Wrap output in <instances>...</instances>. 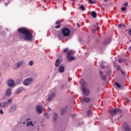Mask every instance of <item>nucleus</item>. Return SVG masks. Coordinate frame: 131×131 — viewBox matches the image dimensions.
Instances as JSON below:
<instances>
[{
	"label": "nucleus",
	"instance_id": "nucleus-1",
	"mask_svg": "<svg viewBox=\"0 0 131 131\" xmlns=\"http://www.w3.org/2000/svg\"><path fill=\"white\" fill-rule=\"evenodd\" d=\"M18 36L20 40H27L28 41H32L33 35L30 31L26 28H20L17 30Z\"/></svg>",
	"mask_w": 131,
	"mask_h": 131
},
{
	"label": "nucleus",
	"instance_id": "nucleus-2",
	"mask_svg": "<svg viewBox=\"0 0 131 131\" xmlns=\"http://www.w3.org/2000/svg\"><path fill=\"white\" fill-rule=\"evenodd\" d=\"M75 54L74 51L72 50H69L67 55V59L68 62H72L73 60H75V57H73V54Z\"/></svg>",
	"mask_w": 131,
	"mask_h": 131
},
{
	"label": "nucleus",
	"instance_id": "nucleus-3",
	"mask_svg": "<svg viewBox=\"0 0 131 131\" xmlns=\"http://www.w3.org/2000/svg\"><path fill=\"white\" fill-rule=\"evenodd\" d=\"M33 80H34V79L33 78H26L23 82L24 85H25V86H28L29 85H30L32 82H33Z\"/></svg>",
	"mask_w": 131,
	"mask_h": 131
},
{
	"label": "nucleus",
	"instance_id": "nucleus-4",
	"mask_svg": "<svg viewBox=\"0 0 131 131\" xmlns=\"http://www.w3.org/2000/svg\"><path fill=\"white\" fill-rule=\"evenodd\" d=\"M12 99H9L7 101H4L2 103V108H7V107H9L10 105H12Z\"/></svg>",
	"mask_w": 131,
	"mask_h": 131
},
{
	"label": "nucleus",
	"instance_id": "nucleus-5",
	"mask_svg": "<svg viewBox=\"0 0 131 131\" xmlns=\"http://www.w3.org/2000/svg\"><path fill=\"white\" fill-rule=\"evenodd\" d=\"M63 36H69L70 35V30L67 28H64L61 31Z\"/></svg>",
	"mask_w": 131,
	"mask_h": 131
},
{
	"label": "nucleus",
	"instance_id": "nucleus-6",
	"mask_svg": "<svg viewBox=\"0 0 131 131\" xmlns=\"http://www.w3.org/2000/svg\"><path fill=\"white\" fill-rule=\"evenodd\" d=\"M111 116H114L117 113H122L121 109L120 108H115L111 111Z\"/></svg>",
	"mask_w": 131,
	"mask_h": 131
},
{
	"label": "nucleus",
	"instance_id": "nucleus-7",
	"mask_svg": "<svg viewBox=\"0 0 131 131\" xmlns=\"http://www.w3.org/2000/svg\"><path fill=\"white\" fill-rule=\"evenodd\" d=\"M7 86L9 88H15L16 86V84L13 79H9L7 82Z\"/></svg>",
	"mask_w": 131,
	"mask_h": 131
},
{
	"label": "nucleus",
	"instance_id": "nucleus-8",
	"mask_svg": "<svg viewBox=\"0 0 131 131\" xmlns=\"http://www.w3.org/2000/svg\"><path fill=\"white\" fill-rule=\"evenodd\" d=\"M84 96H89L91 94V90L89 87H86L81 89Z\"/></svg>",
	"mask_w": 131,
	"mask_h": 131
},
{
	"label": "nucleus",
	"instance_id": "nucleus-9",
	"mask_svg": "<svg viewBox=\"0 0 131 131\" xmlns=\"http://www.w3.org/2000/svg\"><path fill=\"white\" fill-rule=\"evenodd\" d=\"M22 66V61L17 62L13 67L14 70H18Z\"/></svg>",
	"mask_w": 131,
	"mask_h": 131
},
{
	"label": "nucleus",
	"instance_id": "nucleus-10",
	"mask_svg": "<svg viewBox=\"0 0 131 131\" xmlns=\"http://www.w3.org/2000/svg\"><path fill=\"white\" fill-rule=\"evenodd\" d=\"M43 108L40 105H36V111L38 114H41L42 113Z\"/></svg>",
	"mask_w": 131,
	"mask_h": 131
},
{
	"label": "nucleus",
	"instance_id": "nucleus-11",
	"mask_svg": "<svg viewBox=\"0 0 131 131\" xmlns=\"http://www.w3.org/2000/svg\"><path fill=\"white\" fill-rule=\"evenodd\" d=\"M16 109H17V105H12L9 108V113H14L16 111Z\"/></svg>",
	"mask_w": 131,
	"mask_h": 131
},
{
	"label": "nucleus",
	"instance_id": "nucleus-12",
	"mask_svg": "<svg viewBox=\"0 0 131 131\" xmlns=\"http://www.w3.org/2000/svg\"><path fill=\"white\" fill-rule=\"evenodd\" d=\"M82 102H84V103H90V102H91V98L86 96H83L82 98Z\"/></svg>",
	"mask_w": 131,
	"mask_h": 131
},
{
	"label": "nucleus",
	"instance_id": "nucleus-13",
	"mask_svg": "<svg viewBox=\"0 0 131 131\" xmlns=\"http://www.w3.org/2000/svg\"><path fill=\"white\" fill-rule=\"evenodd\" d=\"M58 72L59 73H63L65 72V66L61 64L58 69Z\"/></svg>",
	"mask_w": 131,
	"mask_h": 131
},
{
	"label": "nucleus",
	"instance_id": "nucleus-14",
	"mask_svg": "<svg viewBox=\"0 0 131 131\" xmlns=\"http://www.w3.org/2000/svg\"><path fill=\"white\" fill-rule=\"evenodd\" d=\"M12 95V89L9 88L6 91V95L7 97H11Z\"/></svg>",
	"mask_w": 131,
	"mask_h": 131
},
{
	"label": "nucleus",
	"instance_id": "nucleus-15",
	"mask_svg": "<svg viewBox=\"0 0 131 131\" xmlns=\"http://www.w3.org/2000/svg\"><path fill=\"white\" fill-rule=\"evenodd\" d=\"M61 59L60 58H58L56 61H55V66L58 68L59 66H60V64L61 63Z\"/></svg>",
	"mask_w": 131,
	"mask_h": 131
},
{
	"label": "nucleus",
	"instance_id": "nucleus-16",
	"mask_svg": "<svg viewBox=\"0 0 131 131\" xmlns=\"http://www.w3.org/2000/svg\"><path fill=\"white\" fill-rule=\"evenodd\" d=\"M81 82H82V84H81V89H84L85 88H88V86H86V82L83 81V79H81Z\"/></svg>",
	"mask_w": 131,
	"mask_h": 131
},
{
	"label": "nucleus",
	"instance_id": "nucleus-17",
	"mask_svg": "<svg viewBox=\"0 0 131 131\" xmlns=\"http://www.w3.org/2000/svg\"><path fill=\"white\" fill-rule=\"evenodd\" d=\"M23 90H24V89L23 88L21 87H19L18 88L15 92V94L16 95H18V94H20V93H21V92H22L23 91Z\"/></svg>",
	"mask_w": 131,
	"mask_h": 131
},
{
	"label": "nucleus",
	"instance_id": "nucleus-18",
	"mask_svg": "<svg viewBox=\"0 0 131 131\" xmlns=\"http://www.w3.org/2000/svg\"><path fill=\"white\" fill-rule=\"evenodd\" d=\"M56 95L54 93H52L51 95L49 96L48 101L49 102L51 101V100H53V98H54L55 97Z\"/></svg>",
	"mask_w": 131,
	"mask_h": 131
},
{
	"label": "nucleus",
	"instance_id": "nucleus-19",
	"mask_svg": "<svg viewBox=\"0 0 131 131\" xmlns=\"http://www.w3.org/2000/svg\"><path fill=\"white\" fill-rule=\"evenodd\" d=\"M53 116V119L54 121H56L58 120V115L56 113H54Z\"/></svg>",
	"mask_w": 131,
	"mask_h": 131
},
{
	"label": "nucleus",
	"instance_id": "nucleus-20",
	"mask_svg": "<svg viewBox=\"0 0 131 131\" xmlns=\"http://www.w3.org/2000/svg\"><path fill=\"white\" fill-rule=\"evenodd\" d=\"M123 129L124 131H131V128L129 127V126L128 125L123 126Z\"/></svg>",
	"mask_w": 131,
	"mask_h": 131
},
{
	"label": "nucleus",
	"instance_id": "nucleus-21",
	"mask_svg": "<svg viewBox=\"0 0 131 131\" xmlns=\"http://www.w3.org/2000/svg\"><path fill=\"white\" fill-rule=\"evenodd\" d=\"M111 41V38H110L109 39H106L103 42V44L106 45H109L110 43V42Z\"/></svg>",
	"mask_w": 131,
	"mask_h": 131
},
{
	"label": "nucleus",
	"instance_id": "nucleus-22",
	"mask_svg": "<svg viewBox=\"0 0 131 131\" xmlns=\"http://www.w3.org/2000/svg\"><path fill=\"white\" fill-rule=\"evenodd\" d=\"M92 113L93 112H92L91 110H89V111H87V116H88V117H90V116L92 115Z\"/></svg>",
	"mask_w": 131,
	"mask_h": 131
},
{
	"label": "nucleus",
	"instance_id": "nucleus-23",
	"mask_svg": "<svg viewBox=\"0 0 131 131\" xmlns=\"http://www.w3.org/2000/svg\"><path fill=\"white\" fill-rule=\"evenodd\" d=\"M91 15L92 16V17H93V18H96L97 13H96V12H95V11H93L91 13Z\"/></svg>",
	"mask_w": 131,
	"mask_h": 131
},
{
	"label": "nucleus",
	"instance_id": "nucleus-24",
	"mask_svg": "<svg viewBox=\"0 0 131 131\" xmlns=\"http://www.w3.org/2000/svg\"><path fill=\"white\" fill-rule=\"evenodd\" d=\"M88 3L89 4H96V3H97V1L96 0H89Z\"/></svg>",
	"mask_w": 131,
	"mask_h": 131
},
{
	"label": "nucleus",
	"instance_id": "nucleus-25",
	"mask_svg": "<svg viewBox=\"0 0 131 131\" xmlns=\"http://www.w3.org/2000/svg\"><path fill=\"white\" fill-rule=\"evenodd\" d=\"M43 115L45 117H46L47 119H49L50 118V116H49V114L48 113H45Z\"/></svg>",
	"mask_w": 131,
	"mask_h": 131
},
{
	"label": "nucleus",
	"instance_id": "nucleus-26",
	"mask_svg": "<svg viewBox=\"0 0 131 131\" xmlns=\"http://www.w3.org/2000/svg\"><path fill=\"white\" fill-rule=\"evenodd\" d=\"M102 80H106L107 79V76L106 75H102L101 76Z\"/></svg>",
	"mask_w": 131,
	"mask_h": 131
},
{
	"label": "nucleus",
	"instance_id": "nucleus-27",
	"mask_svg": "<svg viewBox=\"0 0 131 131\" xmlns=\"http://www.w3.org/2000/svg\"><path fill=\"white\" fill-rule=\"evenodd\" d=\"M115 84L118 89H120V88H121V84H119V83L116 82Z\"/></svg>",
	"mask_w": 131,
	"mask_h": 131
},
{
	"label": "nucleus",
	"instance_id": "nucleus-28",
	"mask_svg": "<svg viewBox=\"0 0 131 131\" xmlns=\"http://www.w3.org/2000/svg\"><path fill=\"white\" fill-rule=\"evenodd\" d=\"M65 113H66V108H63L61 110V115H63Z\"/></svg>",
	"mask_w": 131,
	"mask_h": 131
},
{
	"label": "nucleus",
	"instance_id": "nucleus-29",
	"mask_svg": "<svg viewBox=\"0 0 131 131\" xmlns=\"http://www.w3.org/2000/svg\"><path fill=\"white\" fill-rule=\"evenodd\" d=\"M37 77V74L36 73H33L32 75V78H36Z\"/></svg>",
	"mask_w": 131,
	"mask_h": 131
},
{
	"label": "nucleus",
	"instance_id": "nucleus-30",
	"mask_svg": "<svg viewBox=\"0 0 131 131\" xmlns=\"http://www.w3.org/2000/svg\"><path fill=\"white\" fill-rule=\"evenodd\" d=\"M100 66H101L102 69H104L105 68V66H104V62H101Z\"/></svg>",
	"mask_w": 131,
	"mask_h": 131
},
{
	"label": "nucleus",
	"instance_id": "nucleus-31",
	"mask_svg": "<svg viewBox=\"0 0 131 131\" xmlns=\"http://www.w3.org/2000/svg\"><path fill=\"white\" fill-rule=\"evenodd\" d=\"M58 36L59 39H61V38H63V37H64L63 35H62V34H61V33L58 34Z\"/></svg>",
	"mask_w": 131,
	"mask_h": 131
},
{
	"label": "nucleus",
	"instance_id": "nucleus-32",
	"mask_svg": "<svg viewBox=\"0 0 131 131\" xmlns=\"http://www.w3.org/2000/svg\"><path fill=\"white\" fill-rule=\"evenodd\" d=\"M79 9L80 10H82V11H85V8H84V6L83 5H81L80 7H79Z\"/></svg>",
	"mask_w": 131,
	"mask_h": 131
},
{
	"label": "nucleus",
	"instance_id": "nucleus-33",
	"mask_svg": "<svg viewBox=\"0 0 131 131\" xmlns=\"http://www.w3.org/2000/svg\"><path fill=\"white\" fill-rule=\"evenodd\" d=\"M29 66H32L33 65V61L32 60L29 61Z\"/></svg>",
	"mask_w": 131,
	"mask_h": 131
},
{
	"label": "nucleus",
	"instance_id": "nucleus-34",
	"mask_svg": "<svg viewBox=\"0 0 131 131\" xmlns=\"http://www.w3.org/2000/svg\"><path fill=\"white\" fill-rule=\"evenodd\" d=\"M118 62H119V63H123V60H122V59H121V58H120L118 60Z\"/></svg>",
	"mask_w": 131,
	"mask_h": 131
},
{
	"label": "nucleus",
	"instance_id": "nucleus-35",
	"mask_svg": "<svg viewBox=\"0 0 131 131\" xmlns=\"http://www.w3.org/2000/svg\"><path fill=\"white\" fill-rule=\"evenodd\" d=\"M121 10L123 12H125V10H126V7H122L121 8Z\"/></svg>",
	"mask_w": 131,
	"mask_h": 131
},
{
	"label": "nucleus",
	"instance_id": "nucleus-36",
	"mask_svg": "<svg viewBox=\"0 0 131 131\" xmlns=\"http://www.w3.org/2000/svg\"><path fill=\"white\" fill-rule=\"evenodd\" d=\"M117 70H120V69H121V67L119 65H117Z\"/></svg>",
	"mask_w": 131,
	"mask_h": 131
},
{
	"label": "nucleus",
	"instance_id": "nucleus-37",
	"mask_svg": "<svg viewBox=\"0 0 131 131\" xmlns=\"http://www.w3.org/2000/svg\"><path fill=\"white\" fill-rule=\"evenodd\" d=\"M61 27V25H58V26H55V28L56 29H59V28H60Z\"/></svg>",
	"mask_w": 131,
	"mask_h": 131
},
{
	"label": "nucleus",
	"instance_id": "nucleus-38",
	"mask_svg": "<svg viewBox=\"0 0 131 131\" xmlns=\"http://www.w3.org/2000/svg\"><path fill=\"white\" fill-rule=\"evenodd\" d=\"M128 34L130 36H131V29H129L128 30Z\"/></svg>",
	"mask_w": 131,
	"mask_h": 131
},
{
	"label": "nucleus",
	"instance_id": "nucleus-39",
	"mask_svg": "<svg viewBox=\"0 0 131 131\" xmlns=\"http://www.w3.org/2000/svg\"><path fill=\"white\" fill-rule=\"evenodd\" d=\"M68 51V48H66L63 49V53H67Z\"/></svg>",
	"mask_w": 131,
	"mask_h": 131
},
{
	"label": "nucleus",
	"instance_id": "nucleus-40",
	"mask_svg": "<svg viewBox=\"0 0 131 131\" xmlns=\"http://www.w3.org/2000/svg\"><path fill=\"white\" fill-rule=\"evenodd\" d=\"M92 33H96V29H93L92 30Z\"/></svg>",
	"mask_w": 131,
	"mask_h": 131
},
{
	"label": "nucleus",
	"instance_id": "nucleus-41",
	"mask_svg": "<svg viewBox=\"0 0 131 131\" xmlns=\"http://www.w3.org/2000/svg\"><path fill=\"white\" fill-rule=\"evenodd\" d=\"M60 23H61V21L58 20L56 21L55 24L58 25V24H60Z\"/></svg>",
	"mask_w": 131,
	"mask_h": 131
},
{
	"label": "nucleus",
	"instance_id": "nucleus-42",
	"mask_svg": "<svg viewBox=\"0 0 131 131\" xmlns=\"http://www.w3.org/2000/svg\"><path fill=\"white\" fill-rule=\"evenodd\" d=\"M0 114H4V111L3 110H0Z\"/></svg>",
	"mask_w": 131,
	"mask_h": 131
},
{
	"label": "nucleus",
	"instance_id": "nucleus-43",
	"mask_svg": "<svg viewBox=\"0 0 131 131\" xmlns=\"http://www.w3.org/2000/svg\"><path fill=\"white\" fill-rule=\"evenodd\" d=\"M123 5L125 7H127V6H128V3L126 2Z\"/></svg>",
	"mask_w": 131,
	"mask_h": 131
},
{
	"label": "nucleus",
	"instance_id": "nucleus-44",
	"mask_svg": "<svg viewBox=\"0 0 131 131\" xmlns=\"http://www.w3.org/2000/svg\"><path fill=\"white\" fill-rule=\"evenodd\" d=\"M118 27H119V28H121V27H122V24H120L118 25Z\"/></svg>",
	"mask_w": 131,
	"mask_h": 131
},
{
	"label": "nucleus",
	"instance_id": "nucleus-45",
	"mask_svg": "<svg viewBox=\"0 0 131 131\" xmlns=\"http://www.w3.org/2000/svg\"><path fill=\"white\" fill-rule=\"evenodd\" d=\"M30 123L32 126H34V124L32 123V121H30Z\"/></svg>",
	"mask_w": 131,
	"mask_h": 131
},
{
	"label": "nucleus",
	"instance_id": "nucleus-46",
	"mask_svg": "<svg viewBox=\"0 0 131 131\" xmlns=\"http://www.w3.org/2000/svg\"><path fill=\"white\" fill-rule=\"evenodd\" d=\"M93 107V106L92 105H89V109L91 110V109H92V107Z\"/></svg>",
	"mask_w": 131,
	"mask_h": 131
},
{
	"label": "nucleus",
	"instance_id": "nucleus-47",
	"mask_svg": "<svg viewBox=\"0 0 131 131\" xmlns=\"http://www.w3.org/2000/svg\"><path fill=\"white\" fill-rule=\"evenodd\" d=\"M121 72L122 74H123V75H125V74H124V72H123V71H122V70H121Z\"/></svg>",
	"mask_w": 131,
	"mask_h": 131
},
{
	"label": "nucleus",
	"instance_id": "nucleus-48",
	"mask_svg": "<svg viewBox=\"0 0 131 131\" xmlns=\"http://www.w3.org/2000/svg\"><path fill=\"white\" fill-rule=\"evenodd\" d=\"M48 111H52V110L51 109V107H49L48 108Z\"/></svg>",
	"mask_w": 131,
	"mask_h": 131
},
{
	"label": "nucleus",
	"instance_id": "nucleus-49",
	"mask_svg": "<svg viewBox=\"0 0 131 131\" xmlns=\"http://www.w3.org/2000/svg\"><path fill=\"white\" fill-rule=\"evenodd\" d=\"M126 101L128 102V103L129 102V99H128V98H126Z\"/></svg>",
	"mask_w": 131,
	"mask_h": 131
},
{
	"label": "nucleus",
	"instance_id": "nucleus-50",
	"mask_svg": "<svg viewBox=\"0 0 131 131\" xmlns=\"http://www.w3.org/2000/svg\"><path fill=\"white\" fill-rule=\"evenodd\" d=\"M28 125H29V126H30V125H31L30 122V123L27 122V126H28Z\"/></svg>",
	"mask_w": 131,
	"mask_h": 131
},
{
	"label": "nucleus",
	"instance_id": "nucleus-51",
	"mask_svg": "<svg viewBox=\"0 0 131 131\" xmlns=\"http://www.w3.org/2000/svg\"><path fill=\"white\" fill-rule=\"evenodd\" d=\"M100 75H103V72L100 71Z\"/></svg>",
	"mask_w": 131,
	"mask_h": 131
},
{
	"label": "nucleus",
	"instance_id": "nucleus-52",
	"mask_svg": "<svg viewBox=\"0 0 131 131\" xmlns=\"http://www.w3.org/2000/svg\"><path fill=\"white\" fill-rule=\"evenodd\" d=\"M95 29H96V30H99V27L97 26V27L95 28Z\"/></svg>",
	"mask_w": 131,
	"mask_h": 131
},
{
	"label": "nucleus",
	"instance_id": "nucleus-53",
	"mask_svg": "<svg viewBox=\"0 0 131 131\" xmlns=\"http://www.w3.org/2000/svg\"><path fill=\"white\" fill-rule=\"evenodd\" d=\"M77 27H80V25H79V24H78V23H77Z\"/></svg>",
	"mask_w": 131,
	"mask_h": 131
},
{
	"label": "nucleus",
	"instance_id": "nucleus-54",
	"mask_svg": "<svg viewBox=\"0 0 131 131\" xmlns=\"http://www.w3.org/2000/svg\"><path fill=\"white\" fill-rule=\"evenodd\" d=\"M104 3H107L108 2V0H104Z\"/></svg>",
	"mask_w": 131,
	"mask_h": 131
},
{
	"label": "nucleus",
	"instance_id": "nucleus-55",
	"mask_svg": "<svg viewBox=\"0 0 131 131\" xmlns=\"http://www.w3.org/2000/svg\"><path fill=\"white\" fill-rule=\"evenodd\" d=\"M5 5L6 6V7H7V6H8V4H7V3H5Z\"/></svg>",
	"mask_w": 131,
	"mask_h": 131
},
{
	"label": "nucleus",
	"instance_id": "nucleus-56",
	"mask_svg": "<svg viewBox=\"0 0 131 131\" xmlns=\"http://www.w3.org/2000/svg\"><path fill=\"white\" fill-rule=\"evenodd\" d=\"M2 107V102H0V108Z\"/></svg>",
	"mask_w": 131,
	"mask_h": 131
},
{
	"label": "nucleus",
	"instance_id": "nucleus-57",
	"mask_svg": "<svg viewBox=\"0 0 131 131\" xmlns=\"http://www.w3.org/2000/svg\"><path fill=\"white\" fill-rule=\"evenodd\" d=\"M124 28H126V26H125V25H124Z\"/></svg>",
	"mask_w": 131,
	"mask_h": 131
},
{
	"label": "nucleus",
	"instance_id": "nucleus-58",
	"mask_svg": "<svg viewBox=\"0 0 131 131\" xmlns=\"http://www.w3.org/2000/svg\"><path fill=\"white\" fill-rule=\"evenodd\" d=\"M71 1H72V2H75V0H71Z\"/></svg>",
	"mask_w": 131,
	"mask_h": 131
},
{
	"label": "nucleus",
	"instance_id": "nucleus-59",
	"mask_svg": "<svg viewBox=\"0 0 131 131\" xmlns=\"http://www.w3.org/2000/svg\"><path fill=\"white\" fill-rule=\"evenodd\" d=\"M93 27H95V28L96 27V25H93Z\"/></svg>",
	"mask_w": 131,
	"mask_h": 131
},
{
	"label": "nucleus",
	"instance_id": "nucleus-60",
	"mask_svg": "<svg viewBox=\"0 0 131 131\" xmlns=\"http://www.w3.org/2000/svg\"><path fill=\"white\" fill-rule=\"evenodd\" d=\"M129 50H131V47H129Z\"/></svg>",
	"mask_w": 131,
	"mask_h": 131
},
{
	"label": "nucleus",
	"instance_id": "nucleus-61",
	"mask_svg": "<svg viewBox=\"0 0 131 131\" xmlns=\"http://www.w3.org/2000/svg\"><path fill=\"white\" fill-rule=\"evenodd\" d=\"M41 126H43H43H45V125H41Z\"/></svg>",
	"mask_w": 131,
	"mask_h": 131
},
{
	"label": "nucleus",
	"instance_id": "nucleus-62",
	"mask_svg": "<svg viewBox=\"0 0 131 131\" xmlns=\"http://www.w3.org/2000/svg\"><path fill=\"white\" fill-rule=\"evenodd\" d=\"M125 31L127 32V29H126V30H125Z\"/></svg>",
	"mask_w": 131,
	"mask_h": 131
},
{
	"label": "nucleus",
	"instance_id": "nucleus-63",
	"mask_svg": "<svg viewBox=\"0 0 131 131\" xmlns=\"http://www.w3.org/2000/svg\"><path fill=\"white\" fill-rule=\"evenodd\" d=\"M6 30H9V29H6Z\"/></svg>",
	"mask_w": 131,
	"mask_h": 131
},
{
	"label": "nucleus",
	"instance_id": "nucleus-64",
	"mask_svg": "<svg viewBox=\"0 0 131 131\" xmlns=\"http://www.w3.org/2000/svg\"><path fill=\"white\" fill-rule=\"evenodd\" d=\"M23 124H24V123H25V122H23Z\"/></svg>",
	"mask_w": 131,
	"mask_h": 131
}]
</instances>
